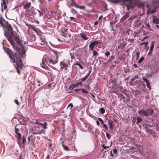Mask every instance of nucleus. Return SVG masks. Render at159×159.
I'll return each mask as SVG.
<instances>
[{"label": "nucleus", "mask_w": 159, "mask_h": 159, "mask_svg": "<svg viewBox=\"0 0 159 159\" xmlns=\"http://www.w3.org/2000/svg\"><path fill=\"white\" fill-rule=\"evenodd\" d=\"M129 84L131 86H133L134 85V84L131 81L129 82Z\"/></svg>", "instance_id": "nucleus-55"}, {"label": "nucleus", "mask_w": 159, "mask_h": 159, "mask_svg": "<svg viewBox=\"0 0 159 159\" xmlns=\"http://www.w3.org/2000/svg\"><path fill=\"white\" fill-rule=\"evenodd\" d=\"M68 29L66 28H64L61 31L62 34H63V32L66 33Z\"/></svg>", "instance_id": "nucleus-39"}, {"label": "nucleus", "mask_w": 159, "mask_h": 159, "mask_svg": "<svg viewBox=\"0 0 159 159\" xmlns=\"http://www.w3.org/2000/svg\"><path fill=\"white\" fill-rule=\"evenodd\" d=\"M112 145V142L111 143V144L110 146H105V145L104 144H103V145L102 146V147H103V148L104 149H106L107 148H108L110 147V146H111Z\"/></svg>", "instance_id": "nucleus-33"}, {"label": "nucleus", "mask_w": 159, "mask_h": 159, "mask_svg": "<svg viewBox=\"0 0 159 159\" xmlns=\"http://www.w3.org/2000/svg\"><path fill=\"white\" fill-rule=\"evenodd\" d=\"M89 47L91 51L93 50L94 46L93 45V44L92 43L89 45Z\"/></svg>", "instance_id": "nucleus-24"}, {"label": "nucleus", "mask_w": 159, "mask_h": 159, "mask_svg": "<svg viewBox=\"0 0 159 159\" xmlns=\"http://www.w3.org/2000/svg\"><path fill=\"white\" fill-rule=\"evenodd\" d=\"M152 76V75L151 74H146V77L147 78L148 77H151Z\"/></svg>", "instance_id": "nucleus-53"}, {"label": "nucleus", "mask_w": 159, "mask_h": 159, "mask_svg": "<svg viewBox=\"0 0 159 159\" xmlns=\"http://www.w3.org/2000/svg\"><path fill=\"white\" fill-rule=\"evenodd\" d=\"M155 24L159 23V19L156 17L152 21Z\"/></svg>", "instance_id": "nucleus-23"}, {"label": "nucleus", "mask_w": 159, "mask_h": 159, "mask_svg": "<svg viewBox=\"0 0 159 159\" xmlns=\"http://www.w3.org/2000/svg\"><path fill=\"white\" fill-rule=\"evenodd\" d=\"M110 52H109L107 51L105 53V56L107 57H108V56L110 55Z\"/></svg>", "instance_id": "nucleus-43"}, {"label": "nucleus", "mask_w": 159, "mask_h": 159, "mask_svg": "<svg viewBox=\"0 0 159 159\" xmlns=\"http://www.w3.org/2000/svg\"><path fill=\"white\" fill-rule=\"evenodd\" d=\"M38 135H41L42 134H45V130L44 129H42L40 131H37Z\"/></svg>", "instance_id": "nucleus-20"}, {"label": "nucleus", "mask_w": 159, "mask_h": 159, "mask_svg": "<svg viewBox=\"0 0 159 159\" xmlns=\"http://www.w3.org/2000/svg\"><path fill=\"white\" fill-rule=\"evenodd\" d=\"M139 82V81H138L137 80H136V81H135L134 82L135 83L134 84V85L137 84H138Z\"/></svg>", "instance_id": "nucleus-62"}, {"label": "nucleus", "mask_w": 159, "mask_h": 159, "mask_svg": "<svg viewBox=\"0 0 159 159\" xmlns=\"http://www.w3.org/2000/svg\"><path fill=\"white\" fill-rule=\"evenodd\" d=\"M76 8H79L81 10H84L85 8V7L84 6H79L77 5L76 6Z\"/></svg>", "instance_id": "nucleus-32"}, {"label": "nucleus", "mask_w": 159, "mask_h": 159, "mask_svg": "<svg viewBox=\"0 0 159 159\" xmlns=\"http://www.w3.org/2000/svg\"><path fill=\"white\" fill-rule=\"evenodd\" d=\"M74 65H77V66H79L80 67L81 69H83V67L82 66H81V65L80 64L78 63H75L74 64Z\"/></svg>", "instance_id": "nucleus-41"}, {"label": "nucleus", "mask_w": 159, "mask_h": 159, "mask_svg": "<svg viewBox=\"0 0 159 159\" xmlns=\"http://www.w3.org/2000/svg\"><path fill=\"white\" fill-rule=\"evenodd\" d=\"M14 102L16 103L17 106L19 105V102L16 99L14 100Z\"/></svg>", "instance_id": "nucleus-47"}, {"label": "nucleus", "mask_w": 159, "mask_h": 159, "mask_svg": "<svg viewBox=\"0 0 159 159\" xmlns=\"http://www.w3.org/2000/svg\"><path fill=\"white\" fill-rule=\"evenodd\" d=\"M155 12H156V11L155 10H152L151 11V14H152L155 13Z\"/></svg>", "instance_id": "nucleus-56"}, {"label": "nucleus", "mask_w": 159, "mask_h": 159, "mask_svg": "<svg viewBox=\"0 0 159 159\" xmlns=\"http://www.w3.org/2000/svg\"><path fill=\"white\" fill-rule=\"evenodd\" d=\"M98 55V52L95 50L94 49L93 50V57H95V58H96V57Z\"/></svg>", "instance_id": "nucleus-21"}, {"label": "nucleus", "mask_w": 159, "mask_h": 159, "mask_svg": "<svg viewBox=\"0 0 159 159\" xmlns=\"http://www.w3.org/2000/svg\"><path fill=\"white\" fill-rule=\"evenodd\" d=\"M77 83L78 84V86L79 85H80L81 86L82 85V83L81 82H78V83Z\"/></svg>", "instance_id": "nucleus-58"}, {"label": "nucleus", "mask_w": 159, "mask_h": 159, "mask_svg": "<svg viewBox=\"0 0 159 159\" xmlns=\"http://www.w3.org/2000/svg\"><path fill=\"white\" fill-rule=\"evenodd\" d=\"M138 77V76L137 75H135L134 76L133 78L131 80V81H134L135 80L137 79Z\"/></svg>", "instance_id": "nucleus-40"}, {"label": "nucleus", "mask_w": 159, "mask_h": 159, "mask_svg": "<svg viewBox=\"0 0 159 159\" xmlns=\"http://www.w3.org/2000/svg\"><path fill=\"white\" fill-rule=\"evenodd\" d=\"M34 129L35 130L37 131L40 129V127L39 126H35L34 127Z\"/></svg>", "instance_id": "nucleus-44"}, {"label": "nucleus", "mask_w": 159, "mask_h": 159, "mask_svg": "<svg viewBox=\"0 0 159 159\" xmlns=\"http://www.w3.org/2000/svg\"><path fill=\"white\" fill-rule=\"evenodd\" d=\"M146 27L147 28H149L150 27V26L149 24V23H148L146 24Z\"/></svg>", "instance_id": "nucleus-60"}, {"label": "nucleus", "mask_w": 159, "mask_h": 159, "mask_svg": "<svg viewBox=\"0 0 159 159\" xmlns=\"http://www.w3.org/2000/svg\"><path fill=\"white\" fill-rule=\"evenodd\" d=\"M78 86V84L76 83L75 84H71L70 86L69 87V89L70 90H73L75 88Z\"/></svg>", "instance_id": "nucleus-13"}, {"label": "nucleus", "mask_w": 159, "mask_h": 159, "mask_svg": "<svg viewBox=\"0 0 159 159\" xmlns=\"http://www.w3.org/2000/svg\"><path fill=\"white\" fill-rule=\"evenodd\" d=\"M6 52L9 56L11 59V61L15 63L14 64L17 70V73L18 74L20 73V69L22 68L23 66L22 63V58L23 59L25 56V51H22L21 53L18 52V54H16L15 56L11 55L12 52L11 50L8 48H4Z\"/></svg>", "instance_id": "nucleus-1"}, {"label": "nucleus", "mask_w": 159, "mask_h": 159, "mask_svg": "<svg viewBox=\"0 0 159 159\" xmlns=\"http://www.w3.org/2000/svg\"><path fill=\"white\" fill-rule=\"evenodd\" d=\"M81 90L82 92L84 93H88V91L85 89H81Z\"/></svg>", "instance_id": "nucleus-42"}, {"label": "nucleus", "mask_w": 159, "mask_h": 159, "mask_svg": "<svg viewBox=\"0 0 159 159\" xmlns=\"http://www.w3.org/2000/svg\"><path fill=\"white\" fill-rule=\"evenodd\" d=\"M154 41H152L151 42V44L150 48L148 54V56L151 55L154 46Z\"/></svg>", "instance_id": "nucleus-9"}, {"label": "nucleus", "mask_w": 159, "mask_h": 159, "mask_svg": "<svg viewBox=\"0 0 159 159\" xmlns=\"http://www.w3.org/2000/svg\"><path fill=\"white\" fill-rule=\"evenodd\" d=\"M52 52L54 53L55 55V56H57V52L56 50H53L52 51Z\"/></svg>", "instance_id": "nucleus-52"}, {"label": "nucleus", "mask_w": 159, "mask_h": 159, "mask_svg": "<svg viewBox=\"0 0 159 159\" xmlns=\"http://www.w3.org/2000/svg\"><path fill=\"white\" fill-rule=\"evenodd\" d=\"M39 125H43V128L45 129H47V126L48 125V123L47 122H45L43 123H39Z\"/></svg>", "instance_id": "nucleus-16"}, {"label": "nucleus", "mask_w": 159, "mask_h": 159, "mask_svg": "<svg viewBox=\"0 0 159 159\" xmlns=\"http://www.w3.org/2000/svg\"><path fill=\"white\" fill-rule=\"evenodd\" d=\"M129 16V13H127L121 18V19H125L127 18Z\"/></svg>", "instance_id": "nucleus-29"}, {"label": "nucleus", "mask_w": 159, "mask_h": 159, "mask_svg": "<svg viewBox=\"0 0 159 159\" xmlns=\"http://www.w3.org/2000/svg\"><path fill=\"white\" fill-rule=\"evenodd\" d=\"M117 152V150L116 148H115L113 151V152L114 153H116Z\"/></svg>", "instance_id": "nucleus-54"}, {"label": "nucleus", "mask_w": 159, "mask_h": 159, "mask_svg": "<svg viewBox=\"0 0 159 159\" xmlns=\"http://www.w3.org/2000/svg\"><path fill=\"white\" fill-rule=\"evenodd\" d=\"M31 2H27L26 3L25 5L23 6V8L25 9H28L30 8H31Z\"/></svg>", "instance_id": "nucleus-12"}, {"label": "nucleus", "mask_w": 159, "mask_h": 159, "mask_svg": "<svg viewBox=\"0 0 159 159\" xmlns=\"http://www.w3.org/2000/svg\"><path fill=\"white\" fill-rule=\"evenodd\" d=\"M136 59H138L139 57L140 52L139 51H137L136 52Z\"/></svg>", "instance_id": "nucleus-36"}, {"label": "nucleus", "mask_w": 159, "mask_h": 159, "mask_svg": "<svg viewBox=\"0 0 159 159\" xmlns=\"http://www.w3.org/2000/svg\"><path fill=\"white\" fill-rule=\"evenodd\" d=\"M135 16H132L130 17L129 18V20H130L131 21L133 20Z\"/></svg>", "instance_id": "nucleus-48"}, {"label": "nucleus", "mask_w": 159, "mask_h": 159, "mask_svg": "<svg viewBox=\"0 0 159 159\" xmlns=\"http://www.w3.org/2000/svg\"><path fill=\"white\" fill-rule=\"evenodd\" d=\"M62 145L64 150L68 151H70V149L68 146L66 145H64L63 143Z\"/></svg>", "instance_id": "nucleus-19"}, {"label": "nucleus", "mask_w": 159, "mask_h": 159, "mask_svg": "<svg viewBox=\"0 0 159 159\" xmlns=\"http://www.w3.org/2000/svg\"><path fill=\"white\" fill-rule=\"evenodd\" d=\"M15 132L16 134L15 136L17 138L19 141H20L21 140V134L19 133V130L18 129L16 128V126H15Z\"/></svg>", "instance_id": "nucleus-8"}, {"label": "nucleus", "mask_w": 159, "mask_h": 159, "mask_svg": "<svg viewBox=\"0 0 159 159\" xmlns=\"http://www.w3.org/2000/svg\"><path fill=\"white\" fill-rule=\"evenodd\" d=\"M60 66L61 68H65V70L67 69L68 66V65L64 61H61L60 62Z\"/></svg>", "instance_id": "nucleus-11"}, {"label": "nucleus", "mask_w": 159, "mask_h": 159, "mask_svg": "<svg viewBox=\"0 0 159 159\" xmlns=\"http://www.w3.org/2000/svg\"><path fill=\"white\" fill-rule=\"evenodd\" d=\"M114 57L113 56H111V58L107 61V63H109L112 60H113L114 59Z\"/></svg>", "instance_id": "nucleus-30"}, {"label": "nucleus", "mask_w": 159, "mask_h": 159, "mask_svg": "<svg viewBox=\"0 0 159 159\" xmlns=\"http://www.w3.org/2000/svg\"><path fill=\"white\" fill-rule=\"evenodd\" d=\"M6 26L7 27H9V30H8L6 33H4V35L7 38V39L9 42L12 45L13 48L15 47V42L12 39L13 38L16 41V43L19 44H20L21 40L19 39V37L16 34V32L12 30V28L11 25H9L7 24Z\"/></svg>", "instance_id": "nucleus-2"}, {"label": "nucleus", "mask_w": 159, "mask_h": 159, "mask_svg": "<svg viewBox=\"0 0 159 159\" xmlns=\"http://www.w3.org/2000/svg\"><path fill=\"white\" fill-rule=\"evenodd\" d=\"M154 111L152 109H148L146 110H141L138 111V113L141 115L148 116L150 115L152 116Z\"/></svg>", "instance_id": "nucleus-5"}, {"label": "nucleus", "mask_w": 159, "mask_h": 159, "mask_svg": "<svg viewBox=\"0 0 159 159\" xmlns=\"http://www.w3.org/2000/svg\"><path fill=\"white\" fill-rule=\"evenodd\" d=\"M19 141L22 144H24L25 142V139L24 137H23L22 139V138H21V140Z\"/></svg>", "instance_id": "nucleus-31"}, {"label": "nucleus", "mask_w": 159, "mask_h": 159, "mask_svg": "<svg viewBox=\"0 0 159 159\" xmlns=\"http://www.w3.org/2000/svg\"><path fill=\"white\" fill-rule=\"evenodd\" d=\"M142 79H143V80L145 82V83H146V82H148V79L146 78L144 76H142Z\"/></svg>", "instance_id": "nucleus-37"}, {"label": "nucleus", "mask_w": 159, "mask_h": 159, "mask_svg": "<svg viewBox=\"0 0 159 159\" xmlns=\"http://www.w3.org/2000/svg\"><path fill=\"white\" fill-rule=\"evenodd\" d=\"M5 4L6 2L5 3H2V11H3V8H4L5 10H6L7 9V6H6Z\"/></svg>", "instance_id": "nucleus-25"}, {"label": "nucleus", "mask_w": 159, "mask_h": 159, "mask_svg": "<svg viewBox=\"0 0 159 159\" xmlns=\"http://www.w3.org/2000/svg\"><path fill=\"white\" fill-rule=\"evenodd\" d=\"M155 156V154L152 152L150 153L148 156V159H154Z\"/></svg>", "instance_id": "nucleus-14"}, {"label": "nucleus", "mask_w": 159, "mask_h": 159, "mask_svg": "<svg viewBox=\"0 0 159 159\" xmlns=\"http://www.w3.org/2000/svg\"><path fill=\"white\" fill-rule=\"evenodd\" d=\"M137 121L136 123L137 124L138 123H139L141 122L143 120L142 119L138 116H137Z\"/></svg>", "instance_id": "nucleus-22"}, {"label": "nucleus", "mask_w": 159, "mask_h": 159, "mask_svg": "<svg viewBox=\"0 0 159 159\" xmlns=\"http://www.w3.org/2000/svg\"><path fill=\"white\" fill-rule=\"evenodd\" d=\"M142 126L143 130L145 131L146 133L151 134L153 133V129L154 128L152 123H143Z\"/></svg>", "instance_id": "nucleus-4"}, {"label": "nucleus", "mask_w": 159, "mask_h": 159, "mask_svg": "<svg viewBox=\"0 0 159 159\" xmlns=\"http://www.w3.org/2000/svg\"><path fill=\"white\" fill-rule=\"evenodd\" d=\"M147 87V88L149 90L151 89V87L150 86V84L149 85H147L146 86Z\"/></svg>", "instance_id": "nucleus-61"}, {"label": "nucleus", "mask_w": 159, "mask_h": 159, "mask_svg": "<svg viewBox=\"0 0 159 159\" xmlns=\"http://www.w3.org/2000/svg\"><path fill=\"white\" fill-rule=\"evenodd\" d=\"M20 43H21V44H26V42L25 41H21Z\"/></svg>", "instance_id": "nucleus-63"}, {"label": "nucleus", "mask_w": 159, "mask_h": 159, "mask_svg": "<svg viewBox=\"0 0 159 159\" xmlns=\"http://www.w3.org/2000/svg\"><path fill=\"white\" fill-rule=\"evenodd\" d=\"M144 60V57H141L139 60L138 61V63H141Z\"/></svg>", "instance_id": "nucleus-38"}, {"label": "nucleus", "mask_w": 159, "mask_h": 159, "mask_svg": "<svg viewBox=\"0 0 159 159\" xmlns=\"http://www.w3.org/2000/svg\"><path fill=\"white\" fill-rule=\"evenodd\" d=\"M106 136H107V138L108 139H110L111 137L110 136L109 134L108 133H106Z\"/></svg>", "instance_id": "nucleus-50"}, {"label": "nucleus", "mask_w": 159, "mask_h": 159, "mask_svg": "<svg viewBox=\"0 0 159 159\" xmlns=\"http://www.w3.org/2000/svg\"><path fill=\"white\" fill-rule=\"evenodd\" d=\"M6 26L7 27H9V30H8L6 33H4V35L7 38V39L9 42L12 45L13 48L15 47V42L12 39L13 38L16 41V43L19 44H20L21 40L19 39V37L16 34V32L12 30V28L11 25H9L7 24Z\"/></svg>", "instance_id": "nucleus-3"}, {"label": "nucleus", "mask_w": 159, "mask_h": 159, "mask_svg": "<svg viewBox=\"0 0 159 159\" xmlns=\"http://www.w3.org/2000/svg\"><path fill=\"white\" fill-rule=\"evenodd\" d=\"M110 156L112 157L113 158L114 157V155H113V154H112V151H111L110 152Z\"/></svg>", "instance_id": "nucleus-59"}, {"label": "nucleus", "mask_w": 159, "mask_h": 159, "mask_svg": "<svg viewBox=\"0 0 159 159\" xmlns=\"http://www.w3.org/2000/svg\"><path fill=\"white\" fill-rule=\"evenodd\" d=\"M100 112L102 114H104L105 112V110L103 108H101L100 109Z\"/></svg>", "instance_id": "nucleus-35"}, {"label": "nucleus", "mask_w": 159, "mask_h": 159, "mask_svg": "<svg viewBox=\"0 0 159 159\" xmlns=\"http://www.w3.org/2000/svg\"><path fill=\"white\" fill-rule=\"evenodd\" d=\"M73 107V105L71 103H69L67 107V108H70V110H71Z\"/></svg>", "instance_id": "nucleus-34"}, {"label": "nucleus", "mask_w": 159, "mask_h": 159, "mask_svg": "<svg viewBox=\"0 0 159 159\" xmlns=\"http://www.w3.org/2000/svg\"><path fill=\"white\" fill-rule=\"evenodd\" d=\"M71 12L73 14H76L77 13V11L76 10H75L74 9H72Z\"/></svg>", "instance_id": "nucleus-49"}, {"label": "nucleus", "mask_w": 159, "mask_h": 159, "mask_svg": "<svg viewBox=\"0 0 159 159\" xmlns=\"http://www.w3.org/2000/svg\"><path fill=\"white\" fill-rule=\"evenodd\" d=\"M70 5L72 7H74L76 8V6H77L74 0H71V2L70 3Z\"/></svg>", "instance_id": "nucleus-18"}, {"label": "nucleus", "mask_w": 159, "mask_h": 159, "mask_svg": "<svg viewBox=\"0 0 159 159\" xmlns=\"http://www.w3.org/2000/svg\"><path fill=\"white\" fill-rule=\"evenodd\" d=\"M34 11V9L33 7H31V8L27 9L26 10L27 13L33 12Z\"/></svg>", "instance_id": "nucleus-17"}, {"label": "nucleus", "mask_w": 159, "mask_h": 159, "mask_svg": "<svg viewBox=\"0 0 159 159\" xmlns=\"http://www.w3.org/2000/svg\"><path fill=\"white\" fill-rule=\"evenodd\" d=\"M92 43L95 46V45L100 44L101 42L98 41H93L92 42Z\"/></svg>", "instance_id": "nucleus-28"}, {"label": "nucleus", "mask_w": 159, "mask_h": 159, "mask_svg": "<svg viewBox=\"0 0 159 159\" xmlns=\"http://www.w3.org/2000/svg\"><path fill=\"white\" fill-rule=\"evenodd\" d=\"M80 35L84 40H87L89 39V37H87V35L84 33L80 34Z\"/></svg>", "instance_id": "nucleus-15"}, {"label": "nucleus", "mask_w": 159, "mask_h": 159, "mask_svg": "<svg viewBox=\"0 0 159 159\" xmlns=\"http://www.w3.org/2000/svg\"><path fill=\"white\" fill-rule=\"evenodd\" d=\"M0 26H2L4 29V30L5 31L4 33H6L8 30H9V27H7V26H6V24H8L9 25H11L10 24H9L8 22L6 21L4 23H3L1 19H0Z\"/></svg>", "instance_id": "nucleus-6"}, {"label": "nucleus", "mask_w": 159, "mask_h": 159, "mask_svg": "<svg viewBox=\"0 0 159 159\" xmlns=\"http://www.w3.org/2000/svg\"><path fill=\"white\" fill-rule=\"evenodd\" d=\"M91 72V70L89 71L84 77L81 79L80 80L82 82H84L86 81V80L90 75Z\"/></svg>", "instance_id": "nucleus-10"}, {"label": "nucleus", "mask_w": 159, "mask_h": 159, "mask_svg": "<svg viewBox=\"0 0 159 159\" xmlns=\"http://www.w3.org/2000/svg\"><path fill=\"white\" fill-rule=\"evenodd\" d=\"M62 34V35L64 37H65L66 36V35L67 34L66 33H65L63 32V34Z\"/></svg>", "instance_id": "nucleus-64"}, {"label": "nucleus", "mask_w": 159, "mask_h": 159, "mask_svg": "<svg viewBox=\"0 0 159 159\" xmlns=\"http://www.w3.org/2000/svg\"><path fill=\"white\" fill-rule=\"evenodd\" d=\"M57 56H52L48 59L49 63L52 65H54L57 62Z\"/></svg>", "instance_id": "nucleus-7"}, {"label": "nucleus", "mask_w": 159, "mask_h": 159, "mask_svg": "<svg viewBox=\"0 0 159 159\" xmlns=\"http://www.w3.org/2000/svg\"><path fill=\"white\" fill-rule=\"evenodd\" d=\"M108 124L110 129H111L113 127V125L110 121H108Z\"/></svg>", "instance_id": "nucleus-27"}, {"label": "nucleus", "mask_w": 159, "mask_h": 159, "mask_svg": "<svg viewBox=\"0 0 159 159\" xmlns=\"http://www.w3.org/2000/svg\"><path fill=\"white\" fill-rule=\"evenodd\" d=\"M80 90H81V89H75L74 90L77 92L79 93V91Z\"/></svg>", "instance_id": "nucleus-57"}, {"label": "nucleus", "mask_w": 159, "mask_h": 159, "mask_svg": "<svg viewBox=\"0 0 159 159\" xmlns=\"http://www.w3.org/2000/svg\"><path fill=\"white\" fill-rule=\"evenodd\" d=\"M103 127L106 129V130H107L108 129V127L107 126V125L106 124H103Z\"/></svg>", "instance_id": "nucleus-51"}, {"label": "nucleus", "mask_w": 159, "mask_h": 159, "mask_svg": "<svg viewBox=\"0 0 159 159\" xmlns=\"http://www.w3.org/2000/svg\"><path fill=\"white\" fill-rule=\"evenodd\" d=\"M143 44H144L145 47H146L148 44V42H143L140 44V45H141Z\"/></svg>", "instance_id": "nucleus-45"}, {"label": "nucleus", "mask_w": 159, "mask_h": 159, "mask_svg": "<svg viewBox=\"0 0 159 159\" xmlns=\"http://www.w3.org/2000/svg\"><path fill=\"white\" fill-rule=\"evenodd\" d=\"M108 2H111L114 3H116L119 2V0H107Z\"/></svg>", "instance_id": "nucleus-26"}, {"label": "nucleus", "mask_w": 159, "mask_h": 159, "mask_svg": "<svg viewBox=\"0 0 159 159\" xmlns=\"http://www.w3.org/2000/svg\"><path fill=\"white\" fill-rule=\"evenodd\" d=\"M98 120L100 121L101 123L103 124L104 123V121H103L100 118H98Z\"/></svg>", "instance_id": "nucleus-46"}]
</instances>
